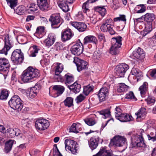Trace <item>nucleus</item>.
<instances>
[{
	"instance_id": "1",
	"label": "nucleus",
	"mask_w": 156,
	"mask_h": 156,
	"mask_svg": "<svg viewBox=\"0 0 156 156\" xmlns=\"http://www.w3.org/2000/svg\"><path fill=\"white\" fill-rule=\"evenodd\" d=\"M40 75L39 70L30 66L23 72L21 78L22 80L26 82H30L34 80L35 78L39 77Z\"/></svg>"
},
{
	"instance_id": "2",
	"label": "nucleus",
	"mask_w": 156,
	"mask_h": 156,
	"mask_svg": "<svg viewBox=\"0 0 156 156\" xmlns=\"http://www.w3.org/2000/svg\"><path fill=\"white\" fill-rule=\"evenodd\" d=\"M128 135L131 136V145L132 148L134 147H145L146 145L144 142V139L142 136H135L133 134L132 132L129 133Z\"/></svg>"
},
{
	"instance_id": "3",
	"label": "nucleus",
	"mask_w": 156,
	"mask_h": 156,
	"mask_svg": "<svg viewBox=\"0 0 156 156\" xmlns=\"http://www.w3.org/2000/svg\"><path fill=\"white\" fill-rule=\"evenodd\" d=\"M10 107L14 110L21 111L23 107V102L17 95H14L8 102Z\"/></svg>"
},
{
	"instance_id": "4",
	"label": "nucleus",
	"mask_w": 156,
	"mask_h": 156,
	"mask_svg": "<svg viewBox=\"0 0 156 156\" xmlns=\"http://www.w3.org/2000/svg\"><path fill=\"white\" fill-rule=\"evenodd\" d=\"M11 59L14 65H20L24 60V54L20 49H16L12 52Z\"/></svg>"
},
{
	"instance_id": "5",
	"label": "nucleus",
	"mask_w": 156,
	"mask_h": 156,
	"mask_svg": "<svg viewBox=\"0 0 156 156\" xmlns=\"http://www.w3.org/2000/svg\"><path fill=\"white\" fill-rule=\"evenodd\" d=\"M113 23L112 19L109 18L106 20L101 27V30L104 32H108L111 35L115 34L116 32L113 29Z\"/></svg>"
},
{
	"instance_id": "6",
	"label": "nucleus",
	"mask_w": 156,
	"mask_h": 156,
	"mask_svg": "<svg viewBox=\"0 0 156 156\" xmlns=\"http://www.w3.org/2000/svg\"><path fill=\"white\" fill-rule=\"evenodd\" d=\"M65 149L67 151H70L73 154H76L77 153L78 144L77 143L73 140L67 139L65 140Z\"/></svg>"
},
{
	"instance_id": "7",
	"label": "nucleus",
	"mask_w": 156,
	"mask_h": 156,
	"mask_svg": "<svg viewBox=\"0 0 156 156\" xmlns=\"http://www.w3.org/2000/svg\"><path fill=\"white\" fill-rule=\"evenodd\" d=\"M57 79L58 81L64 83L68 87L70 86L69 84L74 82V78L72 74L67 73L64 76L60 75L57 77Z\"/></svg>"
},
{
	"instance_id": "8",
	"label": "nucleus",
	"mask_w": 156,
	"mask_h": 156,
	"mask_svg": "<svg viewBox=\"0 0 156 156\" xmlns=\"http://www.w3.org/2000/svg\"><path fill=\"white\" fill-rule=\"evenodd\" d=\"M83 49L82 43L80 40L78 39L77 42L72 46L70 50L73 54L78 56L83 53Z\"/></svg>"
},
{
	"instance_id": "9",
	"label": "nucleus",
	"mask_w": 156,
	"mask_h": 156,
	"mask_svg": "<svg viewBox=\"0 0 156 156\" xmlns=\"http://www.w3.org/2000/svg\"><path fill=\"white\" fill-rule=\"evenodd\" d=\"M49 126L48 121L45 119H38L35 122V126L38 131H44L47 129Z\"/></svg>"
},
{
	"instance_id": "10",
	"label": "nucleus",
	"mask_w": 156,
	"mask_h": 156,
	"mask_svg": "<svg viewBox=\"0 0 156 156\" xmlns=\"http://www.w3.org/2000/svg\"><path fill=\"white\" fill-rule=\"evenodd\" d=\"M129 69V66L126 64L122 63L117 66L115 72V75L119 77H124L126 73Z\"/></svg>"
},
{
	"instance_id": "11",
	"label": "nucleus",
	"mask_w": 156,
	"mask_h": 156,
	"mask_svg": "<svg viewBox=\"0 0 156 156\" xmlns=\"http://www.w3.org/2000/svg\"><path fill=\"white\" fill-rule=\"evenodd\" d=\"M73 62L76 64L77 67V70L79 72L86 69L88 68L87 62L78 58L74 57Z\"/></svg>"
},
{
	"instance_id": "12",
	"label": "nucleus",
	"mask_w": 156,
	"mask_h": 156,
	"mask_svg": "<svg viewBox=\"0 0 156 156\" xmlns=\"http://www.w3.org/2000/svg\"><path fill=\"white\" fill-rule=\"evenodd\" d=\"M4 45L3 48L0 50V53L4 54L7 55L9 51L13 45L9 40V34H6L4 35Z\"/></svg>"
},
{
	"instance_id": "13",
	"label": "nucleus",
	"mask_w": 156,
	"mask_h": 156,
	"mask_svg": "<svg viewBox=\"0 0 156 156\" xmlns=\"http://www.w3.org/2000/svg\"><path fill=\"white\" fill-rule=\"evenodd\" d=\"M41 88V86L40 83H37L35 86L30 88H28L26 92L27 95L31 98L35 97L39 90Z\"/></svg>"
},
{
	"instance_id": "14",
	"label": "nucleus",
	"mask_w": 156,
	"mask_h": 156,
	"mask_svg": "<svg viewBox=\"0 0 156 156\" xmlns=\"http://www.w3.org/2000/svg\"><path fill=\"white\" fill-rule=\"evenodd\" d=\"M126 141V139L119 136H115L111 140L109 145L117 147L123 146Z\"/></svg>"
},
{
	"instance_id": "15",
	"label": "nucleus",
	"mask_w": 156,
	"mask_h": 156,
	"mask_svg": "<svg viewBox=\"0 0 156 156\" xmlns=\"http://www.w3.org/2000/svg\"><path fill=\"white\" fill-rule=\"evenodd\" d=\"M105 85V84H104V86L99 90L98 94L101 102L106 100L109 93V87L108 86L106 87Z\"/></svg>"
},
{
	"instance_id": "16",
	"label": "nucleus",
	"mask_w": 156,
	"mask_h": 156,
	"mask_svg": "<svg viewBox=\"0 0 156 156\" xmlns=\"http://www.w3.org/2000/svg\"><path fill=\"white\" fill-rule=\"evenodd\" d=\"M103 141V140L100 139L99 136H94L90 138L89 145L90 149L93 150L97 148L99 143L102 144Z\"/></svg>"
},
{
	"instance_id": "17",
	"label": "nucleus",
	"mask_w": 156,
	"mask_h": 156,
	"mask_svg": "<svg viewBox=\"0 0 156 156\" xmlns=\"http://www.w3.org/2000/svg\"><path fill=\"white\" fill-rule=\"evenodd\" d=\"M107 147H101L99 152L93 156H118L114 154V152L110 150H107Z\"/></svg>"
},
{
	"instance_id": "18",
	"label": "nucleus",
	"mask_w": 156,
	"mask_h": 156,
	"mask_svg": "<svg viewBox=\"0 0 156 156\" xmlns=\"http://www.w3.org/2000/svg\"><path fill=\"white\" fill-rule=\"evenodd\" d=\"M37 3L40 10L47 12L51 9L49 2L48 0H37Z\"/></svg>"
},
{
	"instance_id": "19",
	"label": "nucleus",
	"mask_w": 156,
	"mask_h": 156,
	"mask_svg": "<svg viewBox=\"0 0 156 156\" xmlns=\"http://www.w3.org/2000/svg\"><path fill=\"white\" fill-rule=\"evenodd\" d=\"M73 35V33L70 29H65L61 33V40L63 42H65L71 39Z\"/></svg>"
},
{
	"instance_id": "20",
	"label": "nucleus",
	"mask_w": 156,
	"mask_h": 156,
	"mask_svg": "<svg viewBox=\"0 0 156 156\" xmlns=\"http://www.w3.org/2000/svg\"><path fill=\"white\" fill-rule=\"evenodd\" d=\"M56 35L54 33H49L48 37L44 41V43L47 47H50L53 44L56 39Z\"/></svg>"
},
{
	"instance_id": "21",
	"label": "nucleus",
	"mask_w": 156,
	"mask_h": 156,
	"mask_svg": "<svg viewBox=\"0 0 156 156\" xmlns=\"http://www.w3.org/2000/svg\"><path fill=\"white\" fill-rule=\"evenodd\" d=\"M155 15L150 13H147L144 15V20L146 22L145 26L152 27V22L155 19Z\"/></svg>"
},
{
	"instance_id": "22",
	"label": "nucleus",
	"mask_w": 156,
	"mask_h": 156,
	"mask_svg": "<svg viewBox=\"0 0 156 156\" xmlns=\"http://www.w3.org/2000/svg\"><path fill=\"white\" fill-rule=\"evenodd\" d=\"M147 113L146 109L144 108H141L138 111L135 113V115L136 116V120L137 122H140L144 119Z\"/></svg>"
},
{
	"instance_id": "23",
	"label": "nucleus",
	"mask_w": 156,
	"mask_h": 156,
	"mask_svg": "<svg viewBox=\"0 0 156 156\" xmlns=\"http://www.w3.org/2000/svg\"><path fill=\"white\" fill-rule=\"evenodd\" d=\"M61 18L59 14H53L50 16L49 21L51 22L52 27L53 26L57 25L61 22Z\"/></svg>"
},
{
	"instance_id": "24",
	"label": "nucleus",
	"mask_w": 156,
	"mask_h": 156,
	"mask_svg": "<svg viewBox=\"0 0 156 156\" xmlns=\"http://www.w3.org/2000/svg\"><path fill=\"white\" fill-rule=\"evenodd\" d=\"M133 54V56L139 60H142L145 57V54L143 49L140 47L134 51Z\"/></svg>"
},
{
	"instance_id": "25",
	"label": "nucleus",
	"mask_w": 156,
	"mask_h": 156,
	"mask_svg": "<svg viewBox=\"0 0 156 156\" xmlns=\"http://www.w3.org/2000/svg\"><path fill=\"white\" fill-rule=\"evenodd\" d=\"M10 67L9 60L5 58H0V71H5Z\"/></svg>"
},
{
	"instance_id": "26",
	"label": "nucleus",
	"mask_w": 156,
	"mask_h": 156,
	"mask_svg": "<svg viewBox=\"0 0 156 156\" xmlns=\"http://www.w3.org/2000/svg\"><path fill=\"white\" fill-rule=\"evenodd\" d=\"M72 25L76 28L79 32L85 31L87 28V26L84 23L74 22L72 23Z\"/></svg>"
},
{
	"instance_id": "27",
	"label": "nucleus",
	"mask_w": 156,
	"mask_h": 156,
	"mask_svg": "<svg viewBox=\"0 0 156 156\" xmlns=\"http://www.w3.org/2000/svg\"><path fill=\"white\" fill-rule=\"evenodd\" d=\"M116 119L122 122H126L133 120V118L131 115H129L126 113L121 114L119 117Z\"/></svg>"
},
{
	"instance_id": "28",
	"label": "nucleus",
	"mask_w": 156,
	"mask_h": 156,
	"mask_svg": "<svg viewBox=\"0 0 156 156\" xmlns=\"http://www.w3.org/2000/svg\"><path fill=\"white\" fill-rule=\"evenodd\" d=\"M6 132L10 138L14 137L16 136H18L20 134V130L16 128L14 129L9 128L6 130Z\"/></svg>"
},
{
	"instance_id": "29",
	"label": "nucleus",
	"mask_w": 156,
	"mask_h": 156,
	"mask_svg": "<svg viewBox=\"0 0 156 156\" xmlns=\"http://www.w3.org/2000/svg\"><path fill=\"white\" fill-rule=\"evenodd\" d=\"M83 41L84 44L89 43H92L96 45L98 43V41L96 37L93 35H90L86 36L84 38Z\"/></svg>"
},
{
	"instance_id": "30",
	"label": "nucleus",
	"mask_w": 156,
	"mask_h": 156,
	"mask_svg": "<svg viewBox=\"0 0 156 156\" xmlns=\"http://www.w3.org/2000/svg\"><path fill=\"white\" fill-rule=\"evenodd\" d=\"M55 90V97H57L61 95L65 90L64 87L61 85H55L53 87Z\"/></svg>"
},
{
	"instance_id": "31",
	"label": "nucleus",
	"mask_w": 156,
	"mask_h": 156,
	"mask_svg": "<svg viewBox=\"0 0 156 156\" xmlns=\"http://www.w3.org/2000/svg\"><path fill=\"white\" fill-rule=\"evenodd\" d=\"M148 84L147 82H144L142 85L139 88L140 91L141 96L142 97H144L147 92L148 90Z\"/></svg>"
},
{
	"instance_id": "32",
	"label": "nucleus",
	"mask_w": 156,
	"mask_h": 156,
	"mask_svg": "<svg viewBox=\"0 0 156 156\" xmlns=\"http://www.w3.org/2000/svg\"><path fill=\"white\" fill-rule=\"evenodd\" d=\"M122 39V37L119 36L112 38V45H115L118 47H121Z\"/></svg>"
},
{
	"instance_id": "33",
	"label": "nucleus",
	"mask_w": 156,
	"mask_h": 156,
	"mask_svg": "<svg viewBox=\"0 0 156 156\" xmlns=\"http://www.w3.org/2000/svg\"><path fill=\"white\" fill-rule=\"evenodd\" d=\"M68 88L71 90L76 94L79 92L80 91L81 85L78 84L77 82H75L73 84L69 86Z\"/></svg>"
},
{
	"instance_id": "34",
	"label": "nucleus",
	"mask_w": 156,
	"mask_h": 156,
	"mask_svg": "<svg viewBox=\"0 0 156 156\" xmlns=\"http://www.w3.org/2000/svg\"><path fill=\"white\" fill-rule=\"evenodd\" d=\"M14 141L13 140H10L6 142L4 149V152L5 153H8L11 151L13 145Z\"/></svg>"
},
{
	"instance_id": "35",
	"label": "nucleus",
	"mask_w": 156,
	"mask_h": 156,
	"mask_svg": "<svg viewBox=\"0 0 156 156\" xmlns=\"http://www.w3.org/2000/svg\"><path fill=\"white\" fill-rule=\"evenodd\" d=\"M81 126L80 123H73L69 128V132H73L76 133L79 132L80 128Z\"/></svg>"
},
{
	"instance_id": "36",
	"label": "nucleus",
	"mask_w": 156,
	"mask_h": 156,
	"mask_svg": "<svg viewBox=\"0 0 156 156\" xmlns=\"http://www.w3.org/2000/svg\"><path fill=\"white\" fill-rule=\"evenodd\" d=\"M60 2L58 4V6L64 12H66L68 11L69 10V8L66 0H63L62 1H60Z\"/></svg>"
},
{
	"instance_id": "37",
	"label": "nucleus",
	"mask_w": 156,
	"mask_h": 156,
	"mask_svg": "<svg viewBox=\"0 0 156 156\" xmlns=\"http://www.w3.org/2000/svg\"><path fill=\"white\" fill-rule=\"evenodd\" d=\"M105 6H98L94 7V10L98 12L102 16H104L106 13V9L104 8Z\"/></svg>"
},
{
	"instance_id": "38",
	"label": "nucleus",
	"mask_w": 156,
	"mask_h": 156,
	"mask_svg": "<svg viewBox=\"0 0 156 156\" xmlns=\"http://www.w3.org/2000/svg\"><path fill=\"white\" fill-rule=\"evenodd\" d=\"M94 86L91 84H89L88 85L84 87L83 93L86 95L87 96L91 92L93 91Z\"/></svg>"
},
{
	"instance_id": "39",
	"label": "nucleus",
	"mask_w": 156,
	"mask_h": 156,
	"mask_svg": "<svg viewBox=\"0 0 156 156\" xmlns=\"http://www.w3.org/2000/svg\"><path fill=\"white\" fill-rule=\"evenodd\" d=\"M117 91L120 93H123L126 91L128 86L124 83H120L118 84Z\"/></svg>"
},
{
	"instance_id": "40",
	"label": "nucleus",
	"mask_w": 156,
	"mask_h": 156,
	"mask_svg": "<svg viewBox=\"0 0 156 156\" xmlns=\"http://www.w3.org/2000/svg\"><path fill=\"white\" fill-rule=\"evenodd\" d=\"M99 112L100 115L104 116L103 118L105 119L110 118L111 116L110 111L109 108L103 109Z\"/></svg>"
},
{
	"instance_id": "41",
	"label": "nucleus",
	"mask_w": 156,
	"mask_h": 156,
	"mask_svg": "<svg viewBox=\"0 0 156 156\" xmlns=\"http://www.w3.org/2000/svg\"><path fill=\"white\" fill-rule=\"evenodd\" d=\"M146 10V7L144 4H140L137 5L135 8V12L137 13H141L144 12Z\"/></svg>"
},
{
	"instance_id": "42",
	"label": "nucleus",
	"mask_w": 156,
	"mask_h": 156,
	"mask_svg": "<svg viewBox=\"0 0 156 156\" xmlns=\"http://www.w3.org/2000/svg\"><path fill=\"white\" fill-rule=\"evenodd\" d=\"M115 45H112L109 50V53L114 55H117L119 53L120 49L121 47H118Z\"/></svg>"
},
{
	"instance_id": "43",
	"label": "nucleus",
	"mask_w": 156,
	"mask_h": 156,
	"mask_svg": "<svg viewBox=\"0 0 156 156\" xmlns=\"http://www.w3.org/2000/svg\"><path fill=\"white\" fill-rule=\"evenodd\" d=\"M73 98L71 97H67L63 101L65 106L70 107L73 105Z\"/></svg>"
},
{
	"instance_id": "44",
	"label": "nucleus",
	"mask_w": 156,
	"mask_h": 156,
	"mask_svg": "<svg viewBox=\"0 0 156 156\" xmlns=\"http://www.w3.org/2000/svg\"><path fill=\"white\" fill-rule=\"evenodd\" d=\"M131 73L132 75L136 76L137 79L143 76L142 73L140 71L139 69L137 68H133L131 71Z\"/></svg>"
},
{
	"instance_id": "45",
	"label": "nucleus",
	"mask_w": 156,
	"mask_h": 156,
	"mask_svg": "<svg viewBox=\"0 0 156 156\" xmlns=\"http://www.w3.org/2000/svg\"><path fill=\"white\" fill-rule=\"evenodd\" d=\"M57 65L55 69V74L56 75L58 76L60 75H59L60 73L63 71L64 67L63 65L61 63H57Z\"/></svg>"
},
{
	"instance_id": "46",
	"label": "nucleus",
	"mask_w": 156,
	"mask_h": 156,
	"mask_svg": "<svg viewBox=\"0 0 156 156\" xmlns=\"http://www.w3.org/2000/svg\"><path fill=\"white\" fill-rule=\"evenodd\" d=\"M9 92L8 90H2L0 94V100H5L9 96Z\"/></svg>"
},
{
	"instance_id": "47",
	"label": "nucleus",
	"mask_w": 156,
	"mask_h": 156,
	"mask_svg": "<svg viewBox=\"0 0 156 156\" xmlns=\"http://www.w3.org/2000/svg\"><path fill=\"white\" fill-rule=\"evenodd\" d=\"M64 46V45L62 43L57 42L54 46V48L56 51H59L63 49Z\"/></svg>"
},
{
	"instance_id": "48",
	"label": "nucleus",
	"mask_w": 156,
	"mask_h": 156,
	"mask_svg": "<svg viewBox=\"0 0 156 156\" xmlns=\"http://www.w3.org/2000/svg\"><path fill=\"white\" fill-rule=\"evenodd\" d=\"M7 4L12 9H14L17 5V0H6Z\"/></svg>"
},
{
	"instance_id": "49",
	"label": "nucleus",
	"mask_w": 156,
	"mask_h": 156,
	"mask_svg": "<svg viewBox=\"0 0 156 156\" xmlns=\"http://www.w3.org/2000/svg\"><path fill=\"white\" fill-rule=\"evenodd\" d=\"M89 0L83 4L82 6V11L84 13H87V12H89V9H88V6L89 4Z\"/></svg>"
},
{
	"instance_id": "50",
	"label": "nucleus",
	"mask_w": 156,
	"mask_h": 156,
	"mask_svg": "<svg viewBox=\"0 0 156 156\" xmlns=\"http://www.w3.org/2000/svg\"><path fill=\"white\" fill-rule=\"evenodd\" d=\"M25 10V7L23 5H20L17 7L15 10L16 12L19 15H21L24 13Z\"/></svg>"
},
{
	"instance_id": "51",
	"label": "nucleus",
	"mask_w": 156,
	"mask_h": 156,
	"mask_svg": "<svg viewBox=\"0 0 156 156\" xmlns=\"http://www.w3.org/2000/svg\"><path fill=\"white\" fill-rule=\"evenodd\" d=\"M145 101L147 103V104L152 105H154L155 101V99L154 97L148 96L147 98L145 99Z\"/></svg>"
},
{
	"instance_id": "52",
	"label": "nucleus",
	"mask_w": 156,
	"mask_h": 156,
	"mask_svg": "<svg viewBox=\"0 0 156 156\" xmlns=\"http://www.w3.org/2000/svg\"><path fill=\"white\" fill-rule=\"evenodd\" d=\"M152 27L151 28L148 26H145V29L143 31L141 32V34L143 36H145L147 34L150 32L152 30Z\"/></svg>"
},
{
	"instance_id": "53",
	"label": "nucleus",
	"mask_w": 156,
	"mask_h": 156,
	"mask_svg": "<svg viewBox=\"0 0 156 156\" xmlns=\"http://www.w3.org/2000/svg\"><path fill=\"white\" fill-rule=\"evenodd\" d=\"M125 98L127 99H130L134 101H136L137 100L132 91H130L126 94Z\"/></svg>"
},
{
	"instance_id": "54",
	"label": "nucleus",
	"mask_w": 156,
	"mask_h": 156,
	"mask_svg": "<svg viewBox=\"0 0 156 156\" xmlns=\"http://www.w3.org/2000/svg\"><path fill=\"white\" fill-rule=\"evenodd\" d=\"M38 7L37 4H36L34 3H31L29 7L28 10L31 12H34L38 10Z\"/></svg>"
},
{
	"instance_id": "55",
	"label": "nucleus",
	"mask_w": 156,
	"mask_h": 156,
	"mask_svg": "<svg viewBox=\"0 0 156 156\" xmlns=\"http://www.w3.org/2000/svg\"><path fill=\"white\" fill-rule=\"evenodd\" d=\"M33 50L31 51L30 56L34 57L36 55V54L38 53L39 49L37 48V46L36 45H34L33 46Z\"/></svg>"
},
{
	"instance_id": "56",
	"label": "nucleus",
	"mask_w": 156,
	"mask_h": 156,
	"mask_svg": "<svg viewBox=\"0 0 156 156\" xmlns=\"http://www.w3.org/2000/svg\"><path fill=\"white\" fill-rule=\"evenodd\" d=\"M86 98V97L83 95L82 94H80L75 99L76 102L79 103L82 102Z\"/></svg>"
},
{
	"instance_id": "57",
	"label": "nucleus",
	"mask_w": 156,
	"mask_h": 156,
	"mask_svg": "<svg viewBox=\"0 0 156 156\" xmlns=\"http://www.w3.org/2000/svg\"><path fill=\"white\" fill-rule=\"evenodd\" d=\"M84 121L86 124L90 126H93L95 123V120L91 118L85 119Z\"/></svg>"
},
{
	"instance_id": "58",
	"label": "nucleus",
	"mask_w": 156,
	"mask_h": 156,
	"mask_svg": "<svg viewBox=\"0 0 156 156\" xmlns=\"http://www.w3.org/2000/svg\"><path fill=\"white\" fill-rule=\"evenodd\" d=\"M149 73L151 77L153 79H156V69H151Z\"/></svg>"
},
{
	"instance_id": "59",
	"label": "nucleus",
	"mask_w": 156,
	"mask_h": 156,
	"mask_svg": "<svg viewBox=\"0 0 156 156\" xmlns=\"http://www.w3.org/2000/svg\"><path fill=\"white\" fill-rule=\"evenodd\" d=\"M54 145H55L56 147L55 149H54L53 151V156H62L58 149L57 145L56 144H55Z\"/></svg>"
},
{
	"instance_id": "60",
	"label": "nucleus",
	"mask_w": 156,
	"mask_h": 156,
	"mask_svg": "<svg viewBox=\"0 0 156 156\" xmlns=\"http://www.w3.org/2000/svg\"><path fill=\"white\" fill-rule=\"evenodd\" d=\"M121 110L119 107H116L115 108V116L116 118L122 114L121 112Z\"/></svg>"
},
{
	"instance_id": "61",
	"label": "nucleus",
	"mask_w": 156,
	"mask_h": 156,
	"mask_svg": "<svg viewBox=\"0 0 156 156\" xmlns=\"http://www.w3.org/2000/svg\"><path fill=\"white\" fill-rule=\"evenodd\" d=\"M44 27H37L35 33L38 34H42L44 32Z\"/></svg>"
},
{
	"instance_id": "62",
	"label": "nucleus",
	"mask_w": 156,
	"mask_h": 156,
	"mask_svg": "<svg viewBox=\"0 0 156 156\" xmlns=\"http://www.w3.org/2000/svg\"><path fill=\"white\" fill-rule=\"evenodd\" d=\"M113 8L116 9L120 7V4L118 0H113Z\"/></svg>"
},
{
	"instance_id": "63",
	"label": "nucleus",
	"mask_w": 156,
	"mask_h": 156,
	"mask_svg": "<svg viewBox=\"0 0 156 156\" xmlns=\"http://www.w3.org/2000/svg\"><path fill=\"white\" fill-rule=\"evenodd\" d=\"M76 18L79 20H83L84 17L82 12H79L76 15Z\"/></svg>"
},
{
	"instance_id": "64",
	"label": "nucleus",
	"mask_w": 156,
	"mask_h": 156,
	"mask_svg": "<svg viewBox=\"0 0 156 156\" xmlns=\"http://www.w3.org/2000/svg\"><path fill=\"white\" fill-rule=\"evenodd\" d=\"M35 17L34 16L29 15L27 16L26 19V22H29V21L34 20Z\"/></svg>"
}]
</instances>
